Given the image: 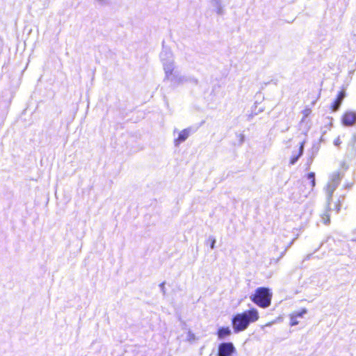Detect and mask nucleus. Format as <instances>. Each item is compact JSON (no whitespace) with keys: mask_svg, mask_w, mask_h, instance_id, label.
I'll use <instances>...</instances> for the list:
<instances>
[{"mask_svg":"<svg viewBox=\"0 0 356 356\" xmlns=\"http://www.w3.org/2000/svg\"><path fill=\"white\" fill-rule=\"evenodd\" d=\"M259 318V312L254 307L238 313L232 319L234 331L235 332H242L246 330L250 323L257 321Z\"/></svg>","mask_w":356,"mask_h":356,"instance_id":"f257e3e1","label":"nucleus"},{"mask_svg":"<svg viewBox=\"0 0 356 356\" xmlns=\"http://www.w3.org/2000/svg\"><path fill=\"white\" fill-rule=\"evenodd\" d=\"M272 293L267 287H259L250 297L252 302L261 308H266L271 304Z\"/></svg>","mask_w":356,"mask_h":356,"instance_id":"f03ea898","label":"nucleus"},{"mask_svg":"<svg viewBox=\"0 0 356 356\" xmlns=\"http://www.w3.org/2000/svg\"><path fill=\"white\" fill-rule=\"evenodd\" d=\"M342 177L343 175L339 172H335L332 174L330 179V184L327 186L328 202L332 200L334 191L340 184Z\"/></svg>","mask_w":356,"mask_h":356,"instance_id":"7ed1b4c3","label":"nucleus"},{"mask_svg":"<svg viewBox=\"0 0 356 356\" xmlns=\"http://www.w3.org/2000/svg\"><path fill=\"white\" fill-rule=\"evenodd\" d=\"M218 356H232L235 352V348L232 343H222L218 346Z\"/></svg>","mask_w":356,"mask_h":356,"instance_id":"20e7f679","label":"nucleus"},{"mask_svg":"<svg viewBox=\"0 0 356 356\" xmlns=\"http://www.w3.org/2000/svg\"><path fill=\"white\" fill-rule=\"evenodd\" d=\"M341 123L346 127H351L356 122V113L354 111H346L341 116Z\"/></svg>","mask_w":356,"mask_h":356,"instance_id":"39448f33","label":"nucleus"},{"mask_svg":"<svg viewBox=\"0 0 356 356\" xmlns=\"http://www.w3.org/2000/svg\"><path fill=\"white\" fill-rule=\"evenodd\" d=\"M345 96H346V91L344 89H342L341 90H340L338 92V94L337 95V98L334 99V101L330 105V109L332 112H335L339 110Z\"/></svg>","mask_w":356,"mask_h":356,"instance_id":"423d86ee","label":"nucleus"},{"mask_svg":"<svg viewBox=\"0 0 356 356\" xmlns=\"http://www.w3.org/2000/svg\"><path fill=\"white\" fill-rule=\"evenodd\" d=\"M189 136V131L188 129H184L179 132V136L175 139L174 143L176 146L179 145L180 143L185 141Z\"/></svg>","mask_w":356,"mask_h":356,"instance_id":"0eeeda50","label":"nucleus"},{"mask_svg":"<svg viewBox=\"0 0 356 356\" xmlns=\"http://www.w3.org/2000/svg\"><path fill=\"white\" fill-rule=\"evenodd\" d=\"M232 332L229 327H221L217 331V336L218 339H222L229 336Z\"/></svg>","mask_w":356,"mask_h":356,"instance_id":"6e6552de","label":"nucleus"},{"mask_svg":"<svg viewBox=\"0 0 356 356\" xmlns=\"http://www.w3.org/2000/svg\"><path fill=\"white\" fill-rule=\"evenodd\" d=\"M327 204L328 205H327V207L325 211L321 215V220L325 225H328L330 222V211H331V208L330 206V201H329V202L327 201Z\"/></svg>","mask_w":356,"mask_h":356,"instance_id":"1a4fd4ad","label":"nucleus"},{"mask_svg":"<svg viewBox=\"0 0 356 356\" xmlns=\"http://www.w3.org/2000/svg\"><path fill=\"white\" fill-rule=\"evenodd\" d=\"M303 151V143H302L300 146L299 151L297 154L293 155L290 158L289 163L290 165H293L299 159V157L302 154Z\"/></svg>","mask_w":356,"mask_h":356,"instance_id":"9d476101","label":"nucleus"},{"mask_svg":"<svg viewBox=\"0 0 356 356\" xmlns=\"http://www.w3.org/2000/svg\"><path fill=\"white\" fill-rule=\"evenodd\" d=\"M307 313V309L305 308H302L300 311L294 312L291 313V316L296 317L297 319L298 318H302L304 314Z\"/></svg>","mask_w":356,"mask_h":356,"instance_id":"9b49d317","label":"nucleus"},{"mask_svg":"<svg viewBox=\"0 0 356 356\" xmlns=\"http://www.w3.org/2000/svg\"><path fill=\"white\" fill-rule=\"evenodd\" d=\"M307 179L310 180L312 188H314L316 186L315 173L312 172H309L307 174Z\"/></svg>","mask_w":356,"mask_h":356,"instance_id":"f8f14e48","label":"nucleus"},{"mask_svg":"<svg viewBox=\"0 0 356 356\" xmlns=\"http://www.w3.org/2000/svg\"><path fill=\"white\" fill-rule=\"evenodd\" d=\"M311 113H312V108H310V107H306L302 111V114H303L304 118H307Z\"/></svg>","mask_w":356,"mask_h":356,"instance_id":"ddd939ff","label":"nucleus"},{"mask_svg":"<svg viewBox=\"0 0 356 356\" xmlns=\"http://www.w3.org/2000/svg\"><path fill=\"white\" fill-rule=\"evenodd\" d=\"M341 201L340 200H338L334 203V210L335 211L336 213L339 212V211L341 210Z\"/></svg>","mask_w":356,"mask_h":356,"instance_id":"4468645a","label":"nucleus"},{"mask_svg":"<svg viewBox=\"0 0 356 356\" xmlns=\"http://www.w3.org/2000/svg\"><path fill=\"white\" fill-rule=\"evenodd\" d=\"M289 317H290V325L291 326H294V325H296L298 324L299 322L296 317L291 316V314H290Z\"/></svg>","mask_w":356,"mask_h":356,"instance_id":"2eb2a0df","label":"nucleus"},{"mask_svg":"<svg viewBox=\"0 0 356 356\" xmlns=\"http://www.w3.org/2000/svg\"><path fill=\"white\" fill-rule=\"evenodd\" d=\"M208 243H209V245H210L211 248L213 249L215 245L216 240L214 238H211L208 240Z\"/></svg>","mask_w":356,"mask_h":356,"instance_id":"dca6fc26","label":"nucleus"},{"mask_svg":"<svg viewBox=\"0 0 356 356\" xmlns=\"http://www.w3.org/2000/svg\"><path fill=\"white\" fill-rule=\"evenodd\" d=\"M341 143V138L339 136H338L337 138H336L334 140V144L336 145V146H339Z\"/></svg>","mask_w":356,"mask_h":356,"instance_id":"f3484780","label":"nucleus"},{"mask_svg":"<svg viewBox=\"0 0 356 356\" xmlns=\"http://www.w3.org/2000/svg\"><path fill=\"white\" fill-rule=\"evenodd\" d=\"M317 99H318V97H316L315 99H314V100L312 102V106H314V105L316 104V101H317Z\"/></svg>","mask_w":356,"mask_h":356,"instance_id":"a211bd4d","label":"nucleus"},{"mask_svg":"<svg viewBox=\"0 0 356 356\" xmlns=\"http://www.w3.org/2000/svg\"><path fill=\"white\" fill-rule=\"evenodd\" d=\"M353 140L355 143H356V133L353 135Z\"/></svg>","mask_w":356,"mask_h":356,"instance_id":"6ab92c4d","label":"nucleus"}]
</instances>
